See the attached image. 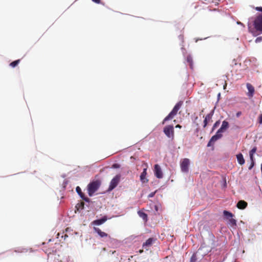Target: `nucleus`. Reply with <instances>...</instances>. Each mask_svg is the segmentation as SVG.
<instances>
[{
  "mask_svg": "<svg viewBox=\"0 0 262 262\" xmlns=\"http://www.w3.org/2000/svg\"><path fill=\"white\" fill-rule=\"evenodd\" d=\"M253 8L256 10L262 12L261 7H256ZM253 25L257 32H259L260 34L262 33V14H259L256 16L253 21Z\"/></svg>",
  "mask_w": 262,
  "mask_h": 262,
  "instance_id": "nucleus-1",
  "label": "nucleus"
},
{
  "mask_svg": "<svg viewBox=\"0 0 262 262\" xmlns=\"http://www.w3.org/2000/svg\"><path fill=\"white\" fill-rule=\"evenodd\" d=\"M183 102L180 101L178 102L174 106L172 110L170 112V113L163 120L162 122V124H164L166 121L171 120L174 118V117L178 113V111L180 109L181 106H182Z\"/></svg>",
  "mask_w": 262,
  "mask_h": 262,
  "instance_id": "nucleus-2",
  "label": "nucleus"
},
{
  "mask_svg": "<svg viewBox=\"0 0 262 262\" xmlns=\"http://www.w3.org/2000/svg\"><path fill=\"white\" fill-rule=\"evenodd\" d=\"M183 102L180 101L178 102L174 106L172 110L170 112V113L163 120L162 122V124H164L166 121L171 120L174 118V117L178 113V111L180 109L181 106H182Z\"/></svg>",
  "mask_w": 262,
  "mask_h": 262,
  "instance_id": "nucleus-3",
  "label": "nucleus"
},
{
  "mask_svg": "<svg viewBox=\"0 0 262 262\" xmlns=\"http://www.w3.org/2000/svg\"><path fill=\"white\" fill-rule=\"evenodd\" d=\"M101 185L100 180H96L91 182L88 186L89 195L91 196L98 189Z\"/></svg>",
  "mask_w": 262,
  "mask_h": 262,
  "instance_id": "nucleus-4",
  "label": "nucleus"
},
{
  "mask_svg": "<svg viewBox=\"0 0 262 262\" xmlns=\"http://www.w3.org/2000/svg\"><path fill=\"white\" fill-rule=\"evenodd\" d=\"M190 163V161L188 158H184L180 161V165L182 172L184 173H188L189 172Z\"/></svg>",
  "mask_w": 262,
  "mask_h": 262,
  "instance_id": "nucleus-5",
  "label": "nucleus"
},
{
  "mask_svg": "<svg viewBox=\"0 0 262 262\" xmlns=\"http://www.w3.org/2000/svg\"><path fill=\"white\" fill-rule=\"evenodd\" d=\"M165 135L169 138L173 140L174 139V128L172 125H167L163 129Z\"/></svg>",
  "mask_w": 262,
  "mask_h": 262,
  "instance_id": "nucleus-6",
  "label": "nucleus"
},
{
  "mask_svg": "<svg viewBox=\"0 0 262 262\" xmlns=\"http://www.w3.org/2000/svg\"><path fill=\"white\" fill-rule=\"evenodd\" d=\"M120 178L121 176L117 174L111 180L108 189V191H112L118 185L120 182Z\"/></svg>",
  "mask_w": 262,
  "mask_h": 262,
  "instance_id": "nucleus-7",
  "label": "nucleus"
},
{
  "mask_svg": "<svg viewBox=\"0 0 262 262\" xmlns=\"http://www.w3.org/2000/svg\"><path fill=\"white\" fill-rule=\"evenodd\" d=\"M223 135L222 134L217 131L216 134L213 136L207 144V146L209 147L212 145L214 143L219 139L222 137Z\"/></svg>",
  "mask_w": 262,
  "mask_h": 262,
  "instance_id": "nucleus-8",
  "label": "nucleus"
},
{
  "mask_svg": "<svg viewBox=\"0 0 262 262\" xmlns=\"http://www.w3.org/2000/svg\"><path fill=\"white\" fill-rule=\"evenodd\" d=\"M223 214L225 216H226L227 217H233L232 213H231V212H230L228 211H226V210L224 211ZM229 224L231 225V226H232V227L236 226V221L235 219L231 218L229 220Z\"/></svg>",
  "mask_w": 262,
  "mask_h": 262,
  "instance_id": "nucleus-9",
  "label": "nucleus"
},
{
  "mask_svg": "<svg viewBox=\"0 0 262 262\" xmlns=\"http://www.w3.org/2000/svg\"><path fill=\"white\" fill-rule=\"evenodd\" d=\"M154 173L158 179H162L163 177L162 169L158 164H156L154 166Z\"/></svg>",
  "mask_w": 262,
  "mask_h": 262,
  "instance_id": "nucleus-10",
  "label": "nucleus"
},
{
  "mask_svg": "<svg viewBox=\"0 0 262 262\" xmlns=\"http://www.w3.org/2000/svg\"><path fill=\"white\" fill-rule=\"evenodd\" d=\"M246 86H247V88L248 90L247 95L249 97H252L253 96L254 91H255L254 86L251 84H250L249 83H247Z\"/></svg>",
  "mask_w": 262,
  "mask_h": 262,
  "instance_id": "nucleus-11",
  "label": "nucleus"
},
{
  "mask_svg": "<svg viewBox=\"0 0 262 262\" xmlns=\"http://www.w3.org/2000/svg\"><path fill=\"white\" fill-rule=\"evenodd\" d=\"M107 220L106 216H104L102 218L98 220H96L92 222L93 225H100L105 223Z\"/></svg>",
  "mask_w": 262,
  "mask_h": 262,
  "instance_id": "nucleus-12",
  "label": "nucleus"
},
{
  "mask_svg": "<svg viewBox=\"0 0 262 262\" xmlns=\"http://www.w3.org/2000/svg\"><path fill=\"white\" fill-rule=\"evenodd\" d=\"M76 191L83 200L87 202H89L90 199L88 198L85 196L84 194L82 192L81 189L79 186L76 187Z\"/></svg>",
  "mask_w": 262,
  "mask_h": 262,
  "instance_id": "nucleus-13",
  "label": "nucleus"
},
{
  "mask_svg": "<svg viewBox=\"0 0 262 262\" xmlns=\"http://www.w3.org/2000/svg\"><path fill=\"white\" fill-rule=\"evenodd\" d=\"M229 127V123L226 120H224L222 122V124L220 128L217 130L219 133L222 134Z\"/></svg>",
  "mask_w": 262,
  "mask_h": 262,
  "instance_id": "nucleus-14",
  "label": "nucleus"
},
{
  "mask_svg": "<svg viewBox=\"0 0 262 262\" xmlns=\"http://www.w3.org/2000/svg\"><path fill=\"white\" fill-rule=\"evenodd\" d=\"M213 114V111H212L211 112H210L209 114H207L204 120V127H205L207 124L208 122L210 121L211 120Z\"/></svg>",
  "mask_w": 262,
  "mask_h": 262,
  "instance_id": "nucleus-15",
  "label": "nucleus"
},
{
  "mask_svg": "<svg viewBox=\"0 0 262 262\" xmlns=\"http://www.w3.org/2000/svg\"><path fill=\"white\" fill-rule=\"evenodd\" d=\"M147 169L144 168L143 171L141 173L140 175V180L142 181V183H147L148 181V180L146 178V176L147 174Z\"/></svg>",
  "mask_w": 262,
  "mask_h": 262,
  "instance_id": "nucleus-16",
  "label": "nucleus"
},
{
  "mask_svg": "<svg viewBox=\"0 0 262 262\" xmlns=\"http://www.w3.org/2000/svg\"><path fill=\"white\" fill-rule=\"evenodd\" d=\"M247 205L248 204L246 202L243 200H241L237 203L236 206L238 209H244L247 207Z\"/></svg>",
  "mask_w": 262,
  "mask_h": 262,
  "instance_id": "nucleus-17",
  "label": "nucleus"
},
{
  "mask_svg": "<svg viewBox=\"0 0 262 262\" xmlns=\"http://www.w3.org/2000/svg\"><path fill=\"white\" fill-rule=\"evenodd\" d=\"M154 241L155 239L154 238H149L145 243L143 244L142 247L143 248H146L151 246Z\"/></svg>",
  "mask_w": 262,
  "mask_h": 262,
  "instance_id": "nucleus-18",
  "label": "nucleus"
},
{
  "mask_svg": "<svg viewBox=\"0 0 262 262\" xmlns=\"http://www.w3.org/2000/svg\"><path fill=\"white\" fill-rule=\"evenodd\" d=\"M94 231L98 233V234L101 237H105L108 236L107 234L106 233L102 231L99 228L94 227Z\"/></svg>",
  "mask_w": 262,
  "mask_h": 262,
  "instance_id": "nucleus-19",
  "label": "nucleus"
},
{
  "mask_svg": "<svg viewBox=\"0 0 262 262\" xmlns=\"http://www.w3.org/2000/svg\"><path fill=\"white\" fill-rule=\"evenodd\" d=\"M236 158L238 163L241 165H242L245 163V159L243 157V155L240 153L236 155Z\"/></svg>",
  "mask_w": 262,
  "mask_h": 262,
  "instance_id": "nucleus-20",
  "label": "nucleus"
},
{
  "mask_svg": "<svg viewBox=\"0 0 262 262\" xmlns=\"http://www.w3.org/2000/svg\"><path fill=\"white\" fill-rule=\"evenodd\" d=\"M138 214L139 216L141 217L145 222L147 221L148 217L147 215L144 212L142 211H138Z\"/></svg>",
  "mask_w": 262,
  "mask_h": 262,
  "instance_id": "nucleus-21",
  "label": "nucleus"
},
{
  "mask_svg": "<svg viewBox=\"0 0 262 262\" xmlns=\"http://www.w3.org/2000/svg\"><path fill=\"white\" fill-rule=\"evenodd\" d=\"M256 147H254L250 151L249 155L251 161H253V159H254L253 155L256 151Z\"/></svg>",
  "mask_w": 262,
  "mask_h": 262,
  "instance_id": "nucleus-22",
  "label": "nucleus"
},
{
  "mask_svg": "<svg viewBox=\"0 0 262 262\" xmlns=\"http://www.w3.org/2000/svg\"><path fill=\"white\" fill-rule=\"evenodd\" d=\"M20 59H18V60H15L12 62L10 63V66L11 67H13V68H14L16 66L18 65V64L20 62Z\"/></svg>",
  "mask_w": 262,
  "mask_h": 262,
  "instance_id": "nucleus-23",
  "label": "nucleus"
},
{
  "mask_svg": "<svg viewBox=\"0 0 262 262\" xmlns=\"http://www.w3.org/2000/svg\"><path fill=\"white\" fill-rule=\"evenodd\" d=\"M187 61L189 63L190 68H192L193 60L192 57L190 56H188L187 57Z\"/></svg>",
  "mask_w": 262,
  "mask_h": 262,
  "instance_id": "nucleus-24",
  "label": "nucleus"
},
{
  "mask_svg": "<svg viewBox=\"0 0 262 262\" xmlns=\"http://www.w3.org/2000/svg\"><path fill=\"white\" fill-rule=\"evenodd\" d=\"M197 261V257H196V254L194 253L192 255L191 258H190V262H196Z\"/></svg>",
  "mask_w": 262,
  "mask_h": 262,
  "instance_id": "nucleus-25",
  "label": "nucleus"
},
{
  "mask_svg": "<svg viewBox=\"0 0 262 262\" xmlns=\"http://www.w3.org/2000/svg\"><path fill=\"white\" fill-rule=\"evenodd\" d=\"M220 124V121L218 120L215 122L212 127V131L214 130Z\"/></svg>",
  "mask_w": 262,
  "mask_h": 262,
  "instance_id": "nucleus-26",
  "label": "nucleus"
},
{
  "mask_svg": "<svg viewBox=\"0 0 262 262\" xmlns=\"http://www.w3.org/2000/svg\"><path fill=\"white\" fill-rule=\"evenodd\" d=\"M262 41V36L258 37L255 39V42L258 43Z\"/></svg>",
  "mask_w": 262,
  "mask_h": 262,
  "instance_id": "nucleus-27",
  "label": "nucleus"
},
{
  "mask_svg": "<svg viewBox=\"0 0 262 262\" xmlns=\"http://www.w3.org/2000/svg\"><path fill=\"white\" fill-rule=\"evenodd\" d=\"M254 159H253V161H251V163L250 165V166L249 167V169H251L254 166Z\"/></svg>",
  "mask_w": 262,
  "mask_h": 262,
  "instance_id": "nucleus-28",
  "label": "nucleus"
},
{
  "mask_svg": "<svg viewBox=\"0 0 262 262\" xmlns=\"http://www.w3.org/2000/svg\"><path fill=\"white\" fill-rule=\"evenodd\" d=\"M258 119H259V123L260 124H261L262 123V114L259 115Z\"/></svg>",
  "mask_w": 262,
  "mask_h": 262,
  "instance_id": "nucleus-29",
  "label": "nucleus"
},
{
  "mask_svg": "<svg viewBox=\"0 0 262 262\" xmlns=\"http://www.w3.org/2000/svg\"><path fill=\"white\" fill-rule=\"evenodd\" d=\"M92 1L97 4H100L101 3V0H92Z\"/></svg>",
  "mask_w": 262,
  "mask_h": 262,
  "instance_id": "nucleus-30",
  "label": "nucleus"
},
{
  "mask_svg": "<svg viewBox=\"0 0 262 262\" xmlns=\"http://www.w3.org/2000/svg\"><path fill=\"white\" fill-rule=\"evenodd\" d=\"M242 114V112H238L237 113H236V117H239Z\"/></svg>",
  "mask_w": 262,
  "mask_h": 262,
  "instance_id": "nucleus-31",
  "label": "nucleus"
},
{
  "mask_svg": "<svg viewBox=\"0 0 262 262\" xmlns=\"http://www.w3.org/2000/svg\"><path fill=\"white\" fill-rule=\"evenodd\" d=\"M155 194V193H151L150 194H149L148 195V197L150 198V197H152Z\"/></svg>",
  "mask_w": 262,
  "mask_h": 262,
  "instance_id": "nucleus-32",
  "label": "nucleus"
},
{
  "mask_svg": "<svg viewBox=\"0 0 262 262\" xmlns=\"http://www.w3.org/2000/svg\"><path fill=\"white\" fill-rule=\"evenodd\" d=\"M176 128H181L182 127V126H181L180 125L178 124V125H177L176 126Z\"/></svg>",
  "mask_w": 262,
  "mask_h": 262,
  "instance_id": "nucleus-33",
  "label": "nucleus"
},
{
  "mask_svg": "<svg viewBox=\"0 0 262 262\" xmlns=\"http://www.w3.org/2000/svg\"><path fill=\"white\" fill-rule=\"evenodd\" d=\"M248 26L249 31H250V28H251L250 24H248Z\"/></svg>",
  "mask_w": 262,
  "mask_h": 262,
  "instance_id": "nucleus-34",
  "label": "nucleus"
},
{
  "mask_svg": "<svg viewBox=\"0 0 262 262\" xmlns=\"http://www.w3.org/2000/svg\"><path fill=\"white\" fill-rule=\"evenodd\" d=\"M237 24H239V25H242V26H244V25H243V23H242L241 22H237Z\"/></svg>",
  "mask_w": 262,
  "mask_h": 262,
  "instance_id": "nucleus-35",
  "label": "nucleus"
},
{
  "mask_svg": "<svg viewBox=\"0 0 262 262\" xmlns=\"http://www.w3.org/2000/svg\"><path fill=\"white\" fill-rule=\"evenodd\" d=\"M139 252L140 253H142L143 252V250H140Z\"/></svg>",
  "mask_w": 262,
  "mask_h": 262,
  "instance_id": "nucleus-36",
  "label": "nucleus"
},
{
  "mask_svg": "<svg viewBox=\"0 0 262 262\" xmlns=\"http://www.w3.org/2000/svg\"><path fill=\"white\" fill-rule=\"evenodd\" d=\"M114 167H117L116 166V164L114 165Z\"/></svg>",
  "mask_w": 262,
  "mask_h": 262,
  "instance_id": "nucleus-37",
  "label": "nucleus"
},
{
  "mask_svg": "<svg viewBox=\"0 0 262 262\" xmlns=\"http://www.w3.org/2000/svg\"><path fill=\"white\" fill-rule=\"evenodd\" d=\"M205 1H206L207 0H204Z\"/></svg>",
  "mask_w": 262,
  "mask_h": 262,
  "instance_id": "nucleus-38",
  "label": "nucleus"
}]
</instances>
